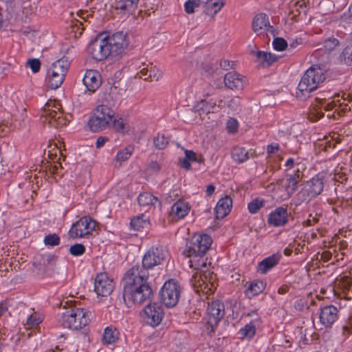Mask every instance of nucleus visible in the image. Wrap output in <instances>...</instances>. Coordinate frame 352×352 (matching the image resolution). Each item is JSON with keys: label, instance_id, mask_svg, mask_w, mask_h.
<instances>
[{"label": "nucleus", "instance_id": "8fccbe9b", "mask_svg": "<svg viewBox=\"0 0 352 352\" xmlns=\"http://www.w3.org/2000/svg\"><path fill=\"white\" fill-rule=\"evenodd\" d=\"M199 6L196 0H188L184 4L185 12L187 14H192L195 12V8Z\"/></svg>", "mask_w": 352, "mask_h": 352}, {"label": "nucleus", "instance_id": "6ab92c4d", "mask_svg": "<svg viewBox=\"0 0 352 352\" xmlns=\"http://www.w3.org/2000/svg\"><path fill=\"white\" fill-rule=\"evenodd\" d=\"M101 76L94 69L87 70L83 78V84L91 92H94L101 85Z\"/></svg>", "mask_w": 352, "mask_h": 352}, {"label": "nucleus", "instance_id": "338daca9", "mask_svg": "<svg viewBox=\"0 0 352 352\" xmlns=\"http://www.w3.org/2000/svg\"><path fill=\"white\" fill-rule=\"evenodd\" d=\"M198 4L201 6H204L210 0H196Z\"/></svg>", "mask_w": 352, "mask_h": 352}, {"label": "nucleus", "instance_id": "bf43d9fd", "mask_svg": "<svg viewBox=\"0 0 352 352\" xmlns=\"http://www.w3.org/2000/svg\"><path fill=\"white\" fill-rule=\"evenodd\" d=\"M108 138L106 137L100 136L97 139L96 141V147L100 148L104 144V143L107 141Z\"/></svg>", "mask_w": 352, "mask_h": 352}, {"label": "nucleus", "instance_id": "c03bdc74", "mask_svg": "<svg viewBox=\"0 0 352 352\" xmlns=\"http://www.w3.org/2000/svg\"><path fill=\"white\" fill-rule=\"evenodd\" d=\"M324 116V113L320 111V108L314 107L313 109L309 112L308 118L311 122H316L320 120Z\"/></svg>", "mask_w": 352, "mask_h": 352}, {"label": "nucleus", "instance_id": "f8f14e48", "mask_svg": "<svg viewBox=\"0 0 352 352\" xmlns=\"http://www.w3.org/2000/svg\"><path fill=\"white\" fill-rule=\"evenodd\" d=\"M225 314L224 304L219 300L208 303L207 308V316L209 333L214 332V327L217 326L219 321Z\"/></svg>", "mask_w": 352, "mask_h": 352}, {"label": "nucleus", "instance_id": "ddd939ff", "mask_svg": "<svg viewBox=\"0 0 352 352\" xmlns=\"http://www.w3.org/2000/svg\"><path fill=\"white\" fill-rule=\"evenodd\" d=\"M107 42H108L111 55L113 56L122 54L129 46L126 34L123 32H117L111 36H107Z\"/></svg>", "mask_w": 352, "mask_h": 352}, {"label": "nucleus", "instance_id": "09e8293b", "mask_svg": "<svg viewBox=\"0 0 352 352\" xmlns=\"http://www.w3.org/2000/svg\"><path fill=\"white\" fill-rule=\"evenodd\" d=\"M44 242L46 245L54 246L57 245L60 243V238L59 236L56 234H49L45 236Z\"/></svg>", "mask_w": 352, "mask_h": 352}, {"label": "nucleus", "instance_id": "9b49d317", "mask_svg": "<svg viewBox=\"0 0 352 352\" xmlns=\"http://www.w3.org/2000/svg\"><path fill=\"white\" fill-rule=\"evenodd\" d=\"M252 30L257 36H266L274 37L278 34L276 30L270 25L269 17L267 14L261 13L254 16L252 21Z\"/></svg>", "mask_w": 352, "mask_h": 352}, {"label": "nucleus", "instance_id": "2f4dec72", "mask_svg": "<svg viewBox=\"0 0 352 352\" xmlns=\"http://www.w3.org/2000/svg\"><path fill=\"white\" fill-rule=\"evenodd\" d=\"M257 58L263 67L270 66L278 59L275 55L261 51L257 52Z\"/></svg>", "mask_w": 352, "mask_h": 352}, {"label": "nucleus", "instance_id": "72a5a7b5", "mask_svg": "<svg viewBox=\"0 0 352 352\" xmlns=\"http://www.w3.org/2000/svg\"><path fill=\"white\" fill-rule=\"evenodd\" d=\"M232 157L234 161L242 163L248 159V151L245 148L236 146L232 150Z\"/></svg>", "mask_w": 352, "mask_h": 352}, {"label": "nucleus", "instance_id": "ea45409f", "mask_svg": "<svg viewBox=\"0 0 352 352\" xmlns=\"http://www.w3.org/2000/svg\"><path fill=\"white\" fill-rule=\"evenodd\" d=\"M287 42L283 38L276 37L273 41L274 49L276 51H283L287 47Z\"/></svg>", "mask_w": 352, "mask_h": 352}, {"label": "nucleus", "instance_id": "0eeeda50", "mask_svg": "<svg viewBox=\"0 0 352 352\" xmlns=\"http://www.w3.org/2000/svg\"><path fill=\"white\" fill-rule=\"evenodd\" d=\"M88 50L94 59L98 61L106 59L111 54L108 42H107V35L104 33L98 34L90 42Z\"/></svg>", "mask_w": 352, "mask_h": 352}, {"label": "nucleus", "instance_id": "2eb2a0df", "mask_svg": "<svg viewBox=\"0 0 352 352\" xmlns=\"http://www.w3.org/2000/svg\"><path fill=\"white\" fill-rule=\"evenodd\" d=\"M144 320L151 327H157L160 324L164 316L162 307L157 303L149 304L144 309Z\"/></svg>", "mask_w": 352, "mask_h": 352}, {"label": "nucleus", "instance_id": "aec40b11", "mask_svg": "<svg viewBox=\"0 0 352 352\" xmlns=\"http://www.w3.org/2000/svg\"><path fill=\"white\" fill-rule=\"evenodd\" d=\"M288 221V214L286 208L278 207L272 212L268 217V223L274 226L285 225Z\"/></svg>", "mask_w": 352, "mask_h": 352}, {"label": "nucleus", "instance_id": "cd10ccee", "mask_svg": "<svg viewBox=\"0 0 352 352\" xmlns=\"http://www.w3.org/2000/svg\"><path fill=\"white\" fill-rule=\"evenodd\" d=\"M69 65L70 63L68 59L66 57H63L52 64L50 70L54 72V74H59V75L65 77Z\"/></svg>", "mask_w": 352, "mask_h": 352}, {"label": "nucleus", "instance_id": "4be33fe9", "mask_svg": "<svg viewBox=\"0 0 352 352\" xmlns=\"http://www.w3.org/2000/svg\"><path fill=\"white\" fill-rule=\"evenodd\" d=\"M338 318V309L333 305L326 306L321 309L320 320L326 327H330Z\"/></svg>", "mask_w": 352, "mask_h": 352}, {"label": "nucleus", "instance_id": "f03ea898", "mask_svg": "<svg viewBox=\"0 0 352 352\" xmlns=\"http://www.w3.org/2000/svg\"><path fill=\"white\" fill-rule=\"evenodd\" d=\"M327 78V70L319 65H314L308 69L302 76L298 86L296 96H305L315 90L319 83L322 82Z\"/></svg>", "mask_w": 352, "mask_h": 352}, {"label": "nucleus", "instance_id": "49530a36", "mask_svg": "<svg viewBox=\"0 0 352 352\" xmlns=\"http://www.w3.org/2000/svg\"><path fill=\"white\" fill-rule=\"evenodd\" d=\"M26 65L30 67L33 73H36L40 70L41 63L37 58H31L28 60Z\"/></svg>", "mask_w": 352, "mask_h": 352}, {"label": "nucleus", "instance_id": "9d476101", "mask_svg": "<svg viewBox=\"0 0 352 352\" xmlns=\"http://www.w3.org/2000/svg\"><path fill=\"white\" fill-rule=\"evenodd\" d=\"M96 224L97 222L89 216L82 217L72 225L68 234L72 239L83 237L90 234L95 230Z\"/></svg>", "mask_w": 352, "mask_h": 352}, {"label": "nucleus", "instance_id": "3c124183", "mask_svg": "<svg viewBox=\"0 0 352 352\" xmlns=\"http://www.w3.org/2000/svg\"><path fill=\"white\" fill-rule=\"evenodd\" d=\"M239 123L234 118H230L227 122L226 129L230 133H234L237 131Z\"/></svg>", "mask_w": 352, "mask_h": 352}, {"label": "nucleus", "instance_id": "a18cd8bd", "mask_svg": "<svg viewBox=\"0 0 352 352\" xmlns=\"http://www.w3.org/2000/svg\"><path fill=\"white\" fill-rule=\"evenodd\" d=\"M85 251V247L80 243H76L69 248V252L73 256L82 255Z\"/></svg>", "mask_w": 352, "mask_h": 352}, {"label": "nucleus", "instance_id": "e2e57ef3", "mask_svg": "<svg viewBox=\"0 0 352 352\" xmlns=\"http://www.w3.org/2000/svg\"><path fill=\"white\" fill-rule=\"evenodd\" d=\"M214 190H215L214 186H213L212 184L208 185L206 188L207 195L208 196H211L213 194V192H214Z\"/></svg>", "mask_w": 352, "mask_h": 352}, {"label": "nucleus", "instance_id": "680f3d73", "mask_svg": "<svg viewBox=\"0 0 352 352\" xmlns=\"http://www.w3.org/2000/svg\"><path fill=\"white\" fill-rule=\"evenodd\" d=\"M320 257L324 261H328L331 257V254L329 252H324L320 255Z\"/></svg>", "mask_w": 352, "mask_h": 352}, {"label": "nucleus", "instance_id": "37998d69", "mask_svg": "<svg viewBox=\"0 0 352 352\" xmlns=\"http://www.w3.org/2000/svg\"><path fill=\"white\" fill-rule=\"evenodd\" d=\"M263 200L256 199L248 204V210L252 214L256 213L261 207L263 206Z\"/></svg>", "mask_w": 352, "mask_h": 352}, {"label": "nucleus", "instance_id": "e433bc0d", "mask_svg": "<svg viewBox=\"0 0 352 352\" xmlns=\"http://www.w3.org/2000/svg\"><path fill=\"white\" fill-rule=\"evenodd\" d=\"M118 339V333L116 332V330H113L110 327H107L104 329L102 336L103 343L110 344L115 342Z\"/></svg>", "mask_w": 352, "mask_h": 352}, {"label": "nucleus", "instance_id": "7ed1b4c3", "mask_svg": "<svg viewBox=\"0 0 352 352\" xmlns=\"http://www.w3.org/2000/svg\"><path fill=\"white\" fill-rule=\"evenodd\" d=\"M42 122H48L50 126L58 128L67 124V119L63 117L62 105L55 100H49L42 108Z\"/></svg>", "mask_w": 352, "mask_h": 352}, {"label": "nucleus", "instance_id": "864d4df0", "mask_svg": "<svg viewBox=\"0 0 352 352\" xmlns=\"http://www.w3.org/2000/svg\"><path fill=\"white\" fill-rule=\"evenodd\" d=\"M241 333L244 336L251 338L255 333V327L253 325L247 324L244 329L241 330Z\"/></svg>", "mask_w": 352, "mask_h": 352}, {"label": "nucleus", "instance_id": "f257e3e1", "mask_svg": "<svg viewBox=\"0 0 352 352\" xmlns=\"http://www.w3.org/2000/svg\"><path fill=\"white\" fill-rule=\"evenodd\" d=\"M148 274L140 266H133L123 278V299L127 306L148 302L153 296L148 282Z\"/></svg>", "mask_w": 352, "mask_h": 352}, {"label": "nucleus", "instance_id": "c9c22d12", "mask_svg": "<svg viewBox=\"0 0 352 352\" xmlns=\"http://www.w3.org/2000/svg\"><path fill=\"white\" fill-rule=\"evenodd\" d=\"M133 152V147L132 146H127L121 149L116 155V161L119 162L120 165H121L123 162H125L130 158Z\"/></svg>", "mask_w": 352, "mask_h": 352}, {"label": "nucleus", "instance_id": "4d7b16f0", "mask_svg": "<svg viewBox=\"0 0 352 352\" xmlns=\"http://www.w3.org/2000/svg\"><path fill=\"white\" fill-rule=\"evenodd\" d=\"M160 168V165L157 162H151L148 166V170L153 173H157Z\"/></svg>", "mask_w": 352, "mask_h": 352}, {"label": "nucleus", "instance_id": "39448f33", "mask_svg": "<svg viewBox=\"0 0 352 352\" xmlns=\"http://www.w3.org/2000/svg\"><path fill=\"white\" fill-rule=\"evenodd\" d=\"M90 321L89 314L84 309L77 308L63 314V326L72 330L85 327Z\"/></svg>", "mask_w": 352, "mask_h": 352}, {"label": "nucleus", "instance_id": "f704fd0d", "mask_svg": "<svg viewBox=\"0 0 352 352\" xmlns=\"http://www.w3.org/2000/svg\"><path fill=\"white\" fill-rule=\"evenodd\" d=\"M320 50L325 51H333L339 46V41L334 37H330L324 41L323 43L318 45Z\"/></svg>", "mask_w": 352, "mask_h": 352}, {"label": "nucleus", "instance_id": "6e6552de", "mask_svg": "<svg viewBox=\"0 0 352 352\" xmlns=\"http://www.w3.org/2000/svg\"><path fill=\"white\" fill-rule=\"evenodd\" d=\"M324 183L318 177H314L307 181L296 195L298 204L303 202H307L311 198L320 195L323 190Z\"/></svg>", "mask_w": 352, "mask_h": 352}, {"label": "nucleus", "instance_id": "de8ad7c7", "mask_svg": "<svg viewBox=\"0 0 352 352\" xmlns=\"http://www.w3.org/2000/svg\"><path fill=\"white\" fill-rule=\"evenodd\" d=\"M344 63L348 65H352V46L346 47L342 52Z\"/></svg>", "mask_w": 352, "mask_h": 352}, {"label": "nucleus", "instance_id": "423d86ee", "mask_svg": "<svg viewBox=\"0 0 352 352\" xmlns=\"http://www.w3.org/2000/svg\"><path fill=\"white\" fill-rule=\"evenodd\" d=\"M182 288L173 279L166 281L160 290V297L162 302L167 307H173L179 302Z\"/></svg>", "mask_w": 352, "mask_h": 352}, {"label": "nucleus", "instance_id": "052dcab7", "mask_svg": "<svg viewBox=\"0 0 352 352\" xmlns=\"http://www.w3.org/2000/svg\"><path fill=\"white\" fill-rule=\"evenodd\" d=\"M154 72L152 73V80L154 79L155 80H159V79L162 77V74L160 71L156 70L155 68L153 69Z\"/></svg>", "mask_w": 352, "mask_h": 352}, {"label": "nucleus", "instance_id": "58836bf2", "mask_svg": "<svg viewBox=\"0 0 352 352\" xmlns=\"http://www.w3.org/2000/svg\"><path fill=\"white\" fill-rule=\"evenodd\" d=\"M65 76L59 75V74H54L51 71V75L50 77V86L52 89H56L58 88L63 82Z\"/></svg>", "mask_w": 352, "mask_h": 352}, {"label": "nucleus", "instance_id": "0e129e2a", "mask_svg": "<svg viewBox=\"0 0 352 352\" xmlns=\"http://www.w3.org/2000/svg\"><path fill=\"white\" fill-rule=\"evenodd\" d=\"M278 148H279V146L278 144H276L275 146L271 144L267 146V152H268V153H273L274 152V151H277V150H278Z\"/></svg>", "mask_w": 352, "mask_h": 352}, {"label": "nucleus", "instance_id": "412c9836", "mask_svg": "<svg viewBox=\"0 0 352 352\" xmlns=\"http://www.w3.org/2000/svg\"><path fill=\"white\" fill-rule=\"evenodd\" d=\"M140 0H116L114 7L120 14H133L138 8Z\"/></svg>", "mask_w": 352, "mask_h": 352}, {"label": "nucleus", "instance_id": "473e14b6", "mask_svg": "<svg viewBox=\"0 0 352 352\" xmlns=\"http://www.w3.org/2000/svg\"><path fill=\"white\" fill-rule=\"evenodd\" d=\"M138 200L139 204L142 206H153L158 201L156 197L149 192L141 193Z\"/></svg>", "mask_w": 352, "mask_h": 352}, {"label": "nucleus", "instance_id": "a19ab883", "mask_svg": "<svg viewBox=\"0 0 352 352\" xmlns=\"http://www.w3.org/2000/svg\"><path fill=\"white\" fill-rule=\"evenodd\" d=\"M43 320L42 317L37 313H34L27 320L26 324L28 327H34L38 325Z\"/></svg>", "mask_w": 352, "mask_h": 352}, {"label": "nucleus", "instance_id": "c85d7f7f", "mask_svg": "<svg viewBox=\"0 0 352 352\" xmlns=\"http://www.w3.org/2000/svg\"><path fill=\"white\" fill-rule=\"evenodd\" d=\"M190 207L188 204L182 200L177 201L171 208V214L178 219L184 217L188 213Z\"/></svg>", "mask_w": 352, "mask_h": 352}, {"label": "nucleus", "instance_id": "69168bd1", "mask_svg": "<svg viewBox=\"0 0 352 352\" xmlns=\"http://www.w3.org/2000/svg\"><path fill=\"white\" fill-rule=\"evenodd\" d=\"M287 290H288L287 286H282L281 287H280L278 289V292L280 294H284L287 292Z\"/></svg>", "mask_w": 352, "mask_h": 352}, {"label": "nucleus", "instance_id": "393cba45", "mask_svg": "<svg viewBox=\"0 0 352 352\" xmlns=\"http://www.w3.org/2000/svg\"><path fill=\"white\" fill-rule=\"evenodd\" d=\"M225 3L223 0H210L204 6V12L212 18L221 10Z\"/></svg>", "mask_w": 352, "mask_h": 352}, {"label": "nucleus", "instance_id": "774afa93", "mask_svg": "<svg viewBox=\"0 0 352 352\" xmlns=\"http://www.w3.org/2000/svg\"><path fill=\"white\" fill-rule=\"evenodd\" d=\"M293 164H294V160L292 158H289V160H287V161L286 162V164H285V165L287 166H292Z\"/></svg>", "mask_w": 352, "mask_h": 352}, {"label": "nucleus", "instance_id": "7c9ffc66", "mask_svg": "<svg viewBox=\"0 0 352 352\" xmlns=\"http://www.w3.org/2000/svg\"><path fill=\"white\" fill-rule=\"evenodd\" d=\"M266 284L261 280H254L251 283L246 290V295L249 298L261 293L265 288Z\"/></svg>", "mask_w": 352, "mask_h": 352}, {"label": "nucleus", "instance_id": "6e6d98bb", "mask_svg": "<svg viewBox=\"0 0 352 352\" xmlns=\"http://www.w3.org/2000/svg\"><path fill=\"white\" fill-rule=\"evenodd\" d=\"M78 15L80 18H82V19H83L85 22H89V23H90L89 19L93 17L92 14H89L87 11H82V10H80L78 13Z\"/></svg>", "mask_w": 352, "mask_h": 352}, {"label": "nucleus", "instance_id": "bb28decb", "mask_svg": "<svg viewBox=\"0 0 352 352\" xmlns=\"http://www.w3.org/2000/svg\"><path fill=\"white\" fill-rule=\"evenodd\" d=\"M186 256L190 258V266L196 270L201 271L203 268L206 267L207 258L204 257L205 255H198V254H189L185 253Z\"/></svg>", "mask_w": 352, "mask_h": 352}, {"label": "nucleus", "instance_id": "79ce46f5", "mask_svg": "<svg viewBox=\"0 0 352 352\" xmlns=\"http://www.w3.org/2000/svg\"><path fill=\"white\" fill-rule=\"evenodd\" d=\"M153 143L157 148L164 149L168 145V142L164 135L161 136L158 135L156 138H154Z\"/></svg>", "mask_w": 352, "mask_h": 352}, {"label": "nucleus", "instance_id": "dca6fc26", "mask_svg": "<svg viewBox=\"0 0 352 352\" xmlns=\"http://www.w3.org/2000/svg\"><path fill=\"white\" fill-rule=\"evenodd\" d=\"M113 280L106 273L97 275L94 282V291L98 296H107L113 290Z\"/></svg>", "mask_w": 352, "mask_h": 352}, {"label": "nucleus", "instance_id": "b1692460", "mask_svg": "<svg viewBox=\"0 0 352 352\" xmlns=\"http://www.w3.org/2000/svg\"><path fill=\"white\" fill-rule=\"evenodd\" d=\"M316 101L327 111H330L336 106L334 101L332 100V94L329 91L318 93L316 97Z\"/></svg>", "mask_w": 352, "mask_h": 352}, {"label": "nucleus", "instance_id": "4c0bfd02", "mask_svg": "<svg viewBox=\"0 0 352 352\" xmlns=\"http://www.w3.org/2000/svg\"><path fill=\"white\" fill-rule=\"evenodd\" d=\"M114 129L121 133H126L129 131V126L127 122L122 118L115 119L113 120Z\"/></svg>", "mask_w": 352, "mask_h": 352}, {"label": "nucleus", "instance_id": "a878e982", "mask_svg": "<svg viewBox=\"0 0 352 352\" xmlns=\"http://www.w3.org/2000/svg\"><path fill=\"white\" fill-rule=\"evenodd\" d=\"M177 146L184 150L185 153V157L179 160V165L186 170H190L191 168L190 162L197 160L196 153L191 150L185 149L179 144H177Z\"/></svg>", "mask_w": 352, "mask_h": 352}, {"label": "nucleus", "instance_id": "5701e85b", "mask_svg": "<svg viewBox=\"0 0 352 352\" xmlns=\"http://www.w3.org/2000/svg\"><path fill=\"white\" fill-rule=\"evenodd\" d=\"M232 204V200L230 197L221 198L217 203L215 208L217 219L224 218L230 212Z\"/></svg>", "mask_w": 352, "mask_h": 352}, {"label": "nucleus", "instance_id": "603ef678", "mask_svg": "<svg viewBox=\"0 0 352 352\" xmlns=\"http://www.w3.org/2000/svg\"><path fill=\"white\" fill-rule=\"evenodd\" d=\"M154 70L148 69L146 67H142L140 72L137 74L140 78H143L144 80H147L150 78H152V73Z\"/></svg>", "mask_w": 352, "mask_h": 352}, {"label": "nucleus", "instance_id": "20e7f679", "mask_svg": "<svg viewBox=\"0 0 352 352\" xmlns=\"http://www.w3.org/2000/svg\"><path fill=\"white\" fill-rule=\"evenodd\" d=\"M114 116V111L106 105L100 104L96 107L94 113L88 122L91 131L98 132L105 129Z\"/></svg>", "mask_w": 352, "mask_h": 352}, {"label": "nucleus", "instance_id": "1a4fd4ad", "mask_svg": "<svg viewBox=\"0 0 352 352\" xmlns=\"http://www.w3.org/2000/svg\"><path fill=\"white\" fill-rule=\"evenodd\" d=\"M212 242L211 237L208 234H195L192 236L190 241L187 243V250L184 253L205 255L210 248Z\"/></svg>", "mask_w": 352, "mask_h": 352}, {"label": "nucleus", "instance_id": "4468645a", "mask_svg": "<svg viewBox=\"0 0 352 352\" xmlns=\"http://www.w3.org/2000/svg\"><path fill=\"white\" fill-rule=\"evenodd\" d=\"M167 253L162 248H156L148 250L142 259V270L150 269L160 265L165 260Z\"/></svg>", "mask_w": 352, "mask_h": 352}, {"label": "nucleus", "instance_id": "f3484780", "mask_svg": "<svg viewBox=\"0 0 352 352\" xmlns=\"http://www.w3.org/2000/svg\"><path fill=\"white\" fill-rule=\"evenodd\" d=\"M299 176L296 174L287 175L285 178L277 181L278 185L285 191V194L282 196L283 199L289 198L297 189L299 182Z\"/></svg>", "mask_w": 352, "mask_h": 352}, {"label": "nucleus", "instance_id": "13d9d810", "mask_svg": "<svg viewBox=\"0 0 352 352\" xmlns=\"http://www.w3.org/2000/svg\"><path fill=\"white\" fill-rule=\"evenodd\" d=\"M220 66L222 69L228 70L232 67V63L230 60H223L221 61Z\"/></svg>", "mask_w": 352, "mask_h": 352}, {"label": "nucleus", "instance_id": "c756f323", "mask_svg": "<svg viewBox=\"0 0 352 352\" xmlns=\"http://www.w3.org/2000/svg\"><path fill=\"white\" fill-rule=\"evenodd\" d=\"M280 256L279 255L274 254L265 258L259 263L258 265V271L262 274H265L270 269L272 268L278 263L280 260Z\"/></svg>", "mask_w": 352, "mask_h": 352}, {"label": "nucleus", "instance_id": "5fc2aeb1", "mask_svg": "<svg viewBox=\"0 0 352 352\" xmlns=\"http://www.w3.org/2000/svg\"><path fill=\"white\" fill-rule=\"evenodd\" d=\"M144 223V221H140V217H138L137 218L131 219L130 224L135 230H139L140 228L143 227Z\"/></svg>", "mask_w": 352, "mask_h": 352}, {"label": "nucleus", "instance_id": "a211bd4d", "mask_svg": "<svg viewBox=\"0 0 352 352\" xmlns=\"http://www.w3.org/2000/svg\"><path fill=\"white\" fill-rule=\"evenodd\" d=\"M245 83V78L235 72H230L224 76L225 85L232 90L243 89Z\"/></svg>", "mask_w": 352, "mask_h": 352}]
</instances>
